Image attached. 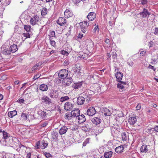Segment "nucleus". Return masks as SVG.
Here are the masks:
<instances>
[{
    "mask_svg": "<svg viewBox=\"0 0 158 158\" xmlns=\"http://www.w3.org/2000/svg\"><path fill=\"white\" fill-rule=\"evenodd\" d=\"M94 92L90 90H87L81 94V95L86 98V102H88L91 100L90 96L94 95Z\"/></svg>",
    "mask_w": 158,
    "mask_h": 158,
    "instance_id": "f257e3e1",
    "label": "nucleus"
},
{
    "mask_svg": "<svg viewBox=\"0 0 158 158\" xmlns=\"http://www.w3.org/2000/svg\"><path fill=\"white\" fill-rule=\"evenodd\" d=\"M80 28L81 31L84 33H86L87 32L88 26L89 25V23L87 22L84 21V23L81 22Z\"/></svg>",
    "mask_w": 158,
    "mask_h": 158,
    "instance_id": "f03ea898",
    "label": "nucleus"
},
{
    "mask_svg": "<svg viewBox=\"0 0 158 158\" xmlns=\"http://www.w3.org/2000/svg\"><path fill=\"white\" fill-rule=\"evenodd\" d=\"M68 71L65 69L61 70L58 73V76L62 79H64L67 77Z\"/></svg>",
    "mask_w": 158,
    "mask_h": 158,
    "instance_id": "7ed1b4c3",
    "label": "nucleus"
},
{
    "mask_svg": "<svg viewBox=\"0 0 158 158\" xmlns=\"http://www.w3.org/2000/svg\"><path fill=\"white\" fill-rule=\"evenodd\" d=\"M119 129L117 127H111V131L112 135L114 136L118 137L120 134Z\"/></svg>",
    "mask_w": 158,
    "mask_h": 158,
    "instance_id": "20e7f679",
    "label": "nucleus"
},
{
    "mask_svg": "<svg viewBox=\"0 0 158 158\" xmlns=\"http://www.w3.org/2000/svg\"><path fill=\"white\" fill-rule=\"evenodd\" d=\"M79 96L77 98V103L79 105H81L83 104L85 102V100L86 101V98L83 96Z\"/></svg>",
    "mask_w": 158,
    "mask_h": 158,
    "instance_id": "39448f33",
    "label": "nucleus"
},
{
    "mask_svg": "<svg viewBox=\"0 0 158 158\" xmlns=\"http://www.w3.org/2000/svg\"><path fill=\"white\" fill-rule=\"evenodd\" d=\"M51 103V100L47 96H44L42 98V103L44 105H49Z\"/></svg>",
    "mask_w": 158,
    "mask_h": 158,
    "instance_id": "423d86ee",
    "label": "nucleus"
},
{
    "mask_svg": "<svg viewBox=\"0 0 158 158\" xmlns=\"http://www.w3.org/2000/svg\"><path fill=\"white\" fill-rule=\"evenodd\" d=\"M96 112V111L94 107H91L87 110V114L89 116H92L94 115Z\"/></svg>",
    "mask_w": 158,
    "mask_h": 158,
    "instance_id": "0eeeda50",
    "label": "nucleus"
},
{
    "mask_svg": "<svg viewBox=\"0 0 158 158\" xmlns=\"http://www.w3.org/2000/svg\"><path fill=\"white\" fill-rule=\"evenodd\" d=\"M64 108L66 110H70L73 107V104L70 102H67L64 105Z\"/></svg>",
    "mask_w": 158,
    "mask_h": 158,
    "instance_id": "6e6552de",
    "label": "nucleus"
},
{
    "mask_svg": "<svg viewBox=\"0 0 158 158\" xmlns=\"http://www.w3.org/2000/svg\"><path fill=\"white\" fill-rule=\"evenodd\" d=\"M72 11L69 9H67L64 12V16L65 18H68L73 16Z\"/></svg>",
    "mask_w": 158,
    "mask_h": 158,
    "instance_id": "1a4fd4ad",
    "label": "nucleus"
},
{
    "mask_svg": "<svg viewBox=\"0 0 158 158\" xmlns=\"http://www.w3.org/2000/svg\"><path fill=\"white\" fill-rule=\"evenodd\" d=\"M76 119L78 120V122L79 123H82L86 120L85 117L83 114L81 115L80 114L76 118Z\"/></svg>",
    "mask_w": 158,
    "mask_h": 158,
    "instance_id": "9d476101",
    "label": "nucleus"
},
{
    "mask_svg": "<svg viewBox=\"0 0 158 158\" xmlns=\"http://www.w3.org/2000/svg\"><path fill=\"white\" fill-rule=\"evenodd\" d=\"M96 15L95 13L90 12L88 14L87 16V18L89 21H92L96 18Z\"/></svg>",
    "mask_w": 158,
    "mask_h": 158,
    "instance_id": "9b49d317",
    "label": "nucleus"
},
{
    "mask_svg": "<svg viewBox=\"0 0 158 158\" xmlns=\"http://www.w3.org/2000/svg\"><path fill=\"white\" fill-rule=\"evenodd\" d=\"M140 15L143 18H145L147 17L148 15L149 16L150 15V13L147 10L144 8L143 11L140 13Z\"/></svg>",
    "mask_w": 158,
    "mask_h": 158,
    "instance_id": "f8f14e48",
    "label": "nucleus"
},
{
    "mask_svg": "<svg viewBox=\"0 0 158 158\" xmlns=\"http://www.w3.org/2000/svg\"><path fill=\"white\" fill-rule=\"evenodd\" d=\"M39 18L38 16L36 15L32 18L30 20V23L32 25H34L36 24L39 21Z\"/></svg>",
    "mask_w": 158,
    "mask_h": 158,
    "instance_id": "ddd939ff",
    "label": "nucleus"
},
{
    "mask_svg": "<svg viewBox=\"0 0 158 158\" xmlns=\"http://www.w3.org/2000/svg\"><path fill=\"white\" fill-rule=\"evenodd\" d=\"M80 111L78 109H75L71 112V115L72 117H76L80 114Z\"/></svg>",
    "mask_w": 158,
    "mask_h": 158,
    "instance_id": "4468645a",
    "label": "nucleus"
},
{
    "mask_svg": "<svg viewBox=\"0 0 158 158\" xmlns=\"http://www.w3.org/2000/svg\"><path fill=\"white\" fill-rule=\"evenodd\" d=\"M57 23L60 26L64 25L66 23V19L63 17H60L57 21Z\"/></svg>",
    "mask_w": 158,
    "mask_h": 158,
    "instance_id": "2eb2a0df",
    "label": "nucleus"
},
{
    "mask_svg": "<svg viewBox=\"0 0 158 158\" xmlns=\"http://www.w3.org/2000/svg\"><path fill=\"white\" fill-rule=\"evenodd\" d=\"M47 139V138H45V139H43L41 141V144L40 145V148L43 149L46 148L48 145V143L47 141L46 140Z\"/></svg>",
    "mask_w": 158,
    "mask_h": 158,
    "instance_id": "dca6fc26",
    "label": "nucleus"
},
{
    "mask_svg": "<svg viewBox=\"0 0 158 158\" xmlns=\"http://www.w3.org/2000/svg\"><path fill=\"white\" fill-rule=\"evenodd\" d=\"M64 85H66L68 86L72 82V79L71 77L68 78H65L64 79Z\"/></svg>",
    "mask_w": 158,
    "mask_h": 158,
    "instance_id": "f3484780",
    "label": "nucleus"
},
{
    "mask_svg": "<svg viewBox=\"0 0 158 158\" xmlns=\"http://www.w3.org/2000/svg\"><path fill=\"white\" fill-rule=\"evenodd\" d=\"M123 150L124 147L123 145L119 146L116 147L115 149V152L118 154H120L123 152Z\"/></svg>",
    "mask_w": 158,
    "mask_h": 158,
    "instance_id": "a211bd4d",
    "label": "nucleus"
},
{
    "mask_svg": "<svg viewBox=\"0 0 158 158\" xmlns=\"http://www.w3.org/2000/svg\"><path fill=\"white\" fill-rule=\"evenodd\" d=\"M10 52L12 53L15 52L18 50L17 47V45L16 44H13L10 46L9 48Z\"/></svg>",
    "mask_w": 158,
    "mask_h": 158,
    "instance_id": "6ab92c4d",
    "label": "nucleus"
},
{
    "mask_svg": "<svg viewBox=\"0 0 158 158\" xmlns=\"http://www.w3.org/2000/svg\"><path fill=\"white\" fill-rule=\"evenodd\" d=\"M102 113L106 116H110L112 114L110 110L106 108L103 109V112Z\"/></svg>",
    "mask_w": 158,
    "mask_h": 158,
    "instance_id": "aec40b11",
    "label": "nucleus"
},
{
    "mask_svg": "<svg viewBox=\"0 0 158 158\" xmlns=\"http://www.w3.org/2000/svg\"><path fill=\"white\" fill-rule=\"evenodd\" d=\"M82 85V83L81 82H79L72 84V87L74 89H78L80 88Z\"/></svg>",
    "mask_w": 158,
    "mask_h": 158,
    "instance_id": "412c9836",
    "label": "nucleus"
},
{
    "mask_svg": "<svg viewBox=\"0 0 158 158\" xmlns=\"http://www.w3.org/2000/svg\"><path fill=\"white\" fill-rule=\"evenodd\" d=\"M92 123L95 125L98 124L101 122V119L98 117H95L92 119Z\"/></svg>",
    "mask_w": 158,
    "mask_h": 158,
    "instance_id": "4be33fe9",
    "label": "nucleus"
},
{
    "mask_svg": "<svg viewBox=\"0 0 158 158\" xmlns=\"http://www.w3.org/2000/svg\"><path fill=\"white\" fill-rule=\"evenodd\" d=\"M137 119L136 117H132L130 118L128 122L131 125H134L137 121Z\"/></svg>",
    "mask_w": 158,
    "mask_h": 158,
    "instance_id": "5701e85b",
    "label": "nucleus"
},
{
    "mask_svg": "<svg viewBox=\"0 0 158 158\" xmlns=\"http://www.w3.org/2000/svg\"><path fill=\"white\" fill-rule=\"evenodd\" d=\"M115 75L118 81L121 80L123 77L122 73L121 72H117L115 74Z\"/></svg>",
    "mask_w": 158,
    "mask_h": 158,
    "instance_id": "b1692460",
    "label": "nucleus"
},
{
    "mask_svg": "<svg viewBox=\"0 0 158 158\" xmlns=\"http://www.w3.org/2000/svg\"><path fill=\"white\" fill-rule=\"evenodd\" d=\"M68 130V128L65 126L62 127L59 131V133L60 135H63Z\"/></svg>",
    "mask_w": 158,
    "mask_h": 158,
    "instance_id": "393cba45",
    "label": "nucleus"
},
{
    "mask_svg": "<svg viewBox=\"0 0 158 158\" xmlns=\"http://www.w3.org/2000/svg\"><path fill=\"white\" fill-rule=\"evenodd\" d=\"M2 134L3 135V138L5 139L6 142L8 139H10V138H11V137L9 135V134L4 131H2Z\"/></svg>",
    "mask_w": 158,
    "mask_h": 158,
    "instance_id": "a878e982",
    "label": "nucleus"
},
{
    "mask_svg": "<svg viewBox=\"0 0 158 158\" xmlns=\"http://www.w3.org/2000/svg\"><path fill=\"white\" fill-rule=\"evenodd\" d=\"M58 133L57 132L53 131L52 133V139L53 140H56L58 138Z\"/></svg>",
    "mask_w": 158,
    "mask_h": 158,
    "instance_id": "bb28decb",
    "label": "nucleus"
},
{
    "mask_svg": "<svg viewBox=\"0 0 158 158\" xmlns=\"http://www.w3.org/2000/svg\"><path fill=\"white\" fill-rule=\"evenodd\" d=\"M58 96L57 91L55 90L52 91L50 94V96L51 98H56Z\"/></svg>",
    "mask_w": 158,
    "mask_h": 158,
    "instance_id": "cd10ccee",
    "label": "nucleus"
},
{
    "mask_svg": "<svg viewBox=\"0 0 158 158\" xmlns=\"http://www.w3.org/2000/svg\"><path fill=\"white\" fill-rule=\"evenodd\" d=\"M113 155V152L111 151L106 152L104 153V156L105 158H110Z\"/></svg>",
    "mask_w": 158,
    "mask_h": 158,
    "instance_id": "c85d7f7f",
    "label": "nucleus"
},
{
    "mask_svg": "<svg viewBox=\"0 0 158 158\" xmlns=\"http://www.w3.org/2000/svg\"><path fill=\"white\" fill-rule=\"evenodd\" d=\"M17 112L16 110H14L8 112V115L9 117L12 118L14 116L16 115L17 114Z\"/></svg>",
    "mask_w": 158,
    "mask_h": 158,
    "instance_id": "c756f323",
    "label": "nucleus"
},
{
    "mask_svg": "<svg viewBox=\"0 0 158 158\" xmlns=\"http://www.w3.org/2000/svg\"><path fill=\"white\" fill-rule=\"evenodd\" d=\"M81 129L85 132L89 131L90 130V128L88 125H85L81 127Z\"/></svg>",
    "mask_w": 158,
    "mask_h": 158,
    "instance_id": "7c9ffc66",
    "label": "nucleus"
},
{
    "mask_svg": "<svg viewBox=\"0 0 158 158\" xmlns=\"http://www.w3.org/2000/svg\"><path fill=\"white\" fill-rule=\"evenodd\" d=\"M148 151L147 146L146 145H142L140 148V151L142 152H146Z\"/></svg>",
    "mask_w": 158,
    "mask_h": 158,
    "instance_id": "2f4dec72",
    "label": "nucleus"
},
{
    "mask_svg": "<svg viewBox=\"0 0 158 158\" xmlns=\"http://www.w3.org/2000/svg\"><path fill=\"white\" fill-rule=\"evenodd\" d=\"M48 89V87L47 85L43 84L40 85V90L44 91H46Z\"/></svg>",
    "mask_w": 158,
    "mask_h": 158,
    "instance_id": "473e14b6",
    "label": "nucleus"
},
{
    "mask_svg": "<svg viewBox=\"0 0 158 158\" xmlns=\"http://www.w3.org/2000/svg\"><path fill=\"white\" fill-rule=\"evenodd\" d=\"M10 50H8L7 49H4L2 52V54L5 55H8L10 54Z\"/></svg>",
    "mask_w": 158,
    "mask_h": 158,
    "instance_id": "72a5a7b5",
    "label": "nucleus"
},
{
    "mask_svg": "<svg viewBox=\"0 0 158 158\" xmlns=\"http://www.w3.org/2000/svg\"><path fill=\"white\" fill-rule=\"evenodd\" d=\"M69 99V97L68 96L62 97L60 98V102H63L68 100Z\"/></svg>",
    "mask_w": 158,
    "mask_h": 158,
    "instance_id": "f704fd0d",
    "label": "nucleus"
},
{
    "mask_svg": "<svg viewBox=\"0 0 158 158\" xmlns=\"http://www.w3.org/2000/svg\"><path fill=\"white\" fill-rule=\"evenodd\" d=\"M121 136L122 140L123 141H126L128 139V136L125 132L122 133Z\"/></svg>",
    "mask_w": 158,
    "mask_h": 158,
    "instance_id": "c9c22d12",
    "label": "nucleus"
},
{
    "mask_svg": "<svg viewBox=\"0 0 158 158\" xmlns=\"http://www.w3.org/2000/svg\"><path fill=\"white\" fill-rule=\"evenodd\" d=\"M50 43L51 45L53 47L56 46V43L55 41L52 40L51 37L50 38Z\"/></svg>",
    "mask_w": 158,
    "mask_h": 158,
    "instance_id": "e433bc0d",
    "label": "nucleus"
},
{
    "mask_svg": "<svg viewBox=\"0 0 158 158\" xmlns=\"http://www.w3.org/2000/svg\"><path fill=\"white\" fill-rule=\"evenodd\" d=\"M72 116L71 115V113L70 114L69 113H66L64 116L65 118L66 119H71L72 118Z\"/></svg>",
    "mask_w": 158,
    "mask_h": 158,
    "instance_id": "4c0bfd02",
    "label": "nucleus"
},
{
    "mask_svg": "<svg viewBox=\"0 0 158 158\" xmlns=\"http://www.w3.org/2000/svg\"><path fill=\"white\" fill-rule=\"evenodd\" d=\"M28 116L26 114L22 113L21 115V117L23 120H26L27 119Z\"/></svg>",
    "mask_w": 158,
    "mask_h": 158,
    "instance_id": "58836bf2",
    "label": "nucleus"
},
{
    "mask_svg": "<svg viewBox=\"0 0 158 158\" xmlns=\"http://www.w3.org/2000/svg\"><path fill=\"white\" fill-rule=\"evenodd\" d=\"M47 10L46 8H44L41 12V15L43 16L47 14Z\"/></svg>",
    "mask_w": 158,
    "mask_h": 158,
    "instance_id": "ea45409f",
    "label": "nucleus"
},
{
    "mask_svg": "<svg viewBox=\"0 0 158 158\" xmlns=\"http://www.w3.org/2000/svg\"><path fill=\"white\" fill-rule=\"evenodd\" d=\"M81 69L77 68V67L76 68H74L73 69V71L76 74H79L80 73Z\"/></svg>",
    "mask_w": 158,
    "mask_h": 158,
    "instance_id": "a19ab883",
    "label": "nucleus"
},
{
    "mask_svg": "<svg viewBox=\"0 0 158 158\" xmlns=\"http://www.w3.org/2000/svg\"><path fill=\"white\" fill-rule=\"evenodd\" d=\"M31 26L29 25H26L24 26V29L27 32L30 31Z\"/></svg>",
    "mask_w": 158,
    "mask_h": 158,
    "instance_id": "79ce46f5",
    "label": "nucleus"
},
{
    "mask_svg": "<svg viewBox=\"0 0 158 158\" xmlns=\"http://www.w3.org/2000/svg\"><path fill=\"white\" fill-rule=\"evenodd\" d=\"M117 87L122 91H123L124 89V86L123 84H121V83H118L117 85Z\"/></svg>",
    "mask_w": 158,
    "mask_h": 158,
    "instance_id": "37998d69",
    "label": "nucleus"
},
{
    "mask_svg": "<svg viewBox=\"0 0 158 158\" xmlns=\"http://www.w3.org/2000/svg\"><path fill=\"white\" fill-rule=\"evenodd\" d=\"M90 139L89 138L86 139L83 143V146H85L87 144L89 143Z\"/></svg>",
    "mask_w": 158,
    "mask_h": 158,
    "instance_id": "c03bdc74",
    "label": "nucleus"
},
{
    "mask_svg": "<svg viewBox=\"0 0 158 158\" xmlns=\"http://www.w3.org/2000/svg\"><path fill=\"white\" fill-rule=\"evenodd\" d=\"M44 155L47 158H52V155L49 153L46 152H43Z\"/></svg>",
    "mask_w": 158,
    "mask_h": 158,
    "instance_id": "a18cd8bd",
    "label": "nucleus"
},
{
    "mask_svg": "<svg viewBox=\"0 0 158 158\" xmlns=\"http://www.w3.org/2000/svg\"><path fill=\"white\" fill-rule=\"evenodd\" d=\"M33 87L35 90H36V92H37L39 91V84H38L37 83H35V84L33 85Z\"/></svg>",
    "mask_w": 158,
    "mask_h": 158,
    "instance_id": "49530a36",
    "label": "nucleus"
},
{
    "mask_svg": "<svg viewBox=\"0 0 158 158\" xmlns=\"http://www.w3.org/2000/svg\"><path fill=\"white\" fill-rule=\"evenodd\" d=\"M11 2V0H5L3 3L4 6H6L9 5Z\"/></svg>",
    "mask_w": 158,
    "mask_h": 158,
    "instance_id": "de8ad7c7",
    "label": "nucleus"
},
{
    "mask_svg": "<svg viewBox=\"0 0 158 158\" xmlns=\"http://www.w3.org/2000/svg\"><path fill=\"white\" fill-rule=\"evenodd\" d=\"M23 35L24 37H26L25 39L27 38H29L30 37V34L28 32L23 33Z\"/></svg>",
    "mask_w": 158,
    "mask_h": 158,
    "instance_id": "09e8293b",
    "label": "nucleus"
},
{
    "mask_svg": "<svg viewBox=\"0 0 158 158\" xmlns=\"http://www.w3.org/2000/svg\"><path fill=\"white\" fill-rule=\"evenodd\" d=\"M115 51H114V52H113L111 53V55H112V57L114 59H115L116 58L117 56V54L116 53Z\"/></svg>",
    "mask_w": 158,
    "mask_h": 158,
    "instance_id": "8fccbe9b",
    "label": "nucleus"
},
{
    "mask_svg": "<svg viewBox=\"0 0 158 158\" xmlns=\"http://www.w3.org/2000/svg\"><path fill=\"white\" fill-rule=\"evenodd\" d=\"M46 115V113L44 111H42L41 113V117L42 118H44Z\"/></svg>",
    "mask_w": 158,
    "mask_h": 158,
    "instance_id": "3c124183",
    "label": "nucleus"
},
{
    "mask_svg": "<svg viewBox=\"0 0 158 158\" xmlns=\"http://www.w3.org/2000/svg\"><path fill=\"white\" fill-rule=\"evenodd\" d=\"M34 147L36 149H39L40 148V141L36 143Z\"/></svg>",
    "mask_w": 158,
    "mask_h": 158,
    "instance_id": "603ef678",
    "label": "nucleus"
},
{
    "mask_svg": "<svg viewBox=\"0 0 158 158\" xmlns=\"http://www.w3.org/2000/svg\"><path fill=\"white\" fill-rule=\"evenodd\" d=\"M61 54H62L63 55H66L67 56L69 54V53L68 52H67L66 51L63 50H62L61 51Z\"/></svg>",
    "mask_w": 158,
    "mask_h": 158,
    "instance_id": "864d4df0",
    "label": "nucleus"
},
{
    "mask_svg": "<svg viewBox=\"0 0 158 158\" xmlns=\"http://www.w3.org/2000/svg\"><path fill=\"white\" fill-rule=\"evenodd\" d=\"M50 36L51 37H55V32L53 31H52L50 33Z\"/></svg>",
    "mask_w": 158,
    "mask_h": 158,
    "instance_id": "5fc2aeb1",
    "label": "nucleus"
},
{
    "mask_svg": "<svg viewBox=\"0 0 158 158\" xmlns=\"http://www.w3.org/2000/svg\"><path fill=\"white\" fill-rule=\"evenodd\" d=\"M127 64L130 66H132L134 64V63L130 60H128Z\"/></svg>",
    "mask_w": 158,
    "mask_h": 158,
    "instance_id": "6e6d98bb",
    "label": "nucleus"
},
{
    "mask_svg": "<svg viewBox=\"0 0 158 158\" xmlns=\"http://www.w3.org/2000/svg\"><path fill=\"white\" fill-rule=\"evenodd\" d=\"M141 107V105L140 104H138L136 107V110H138L140 109Z\"/></svg>",
    "mask_w": 158,
    "mask_h": 158,
    "instance_id": "4d7b16f0",
    "label": "nucleus"
},
{
    "mask_svg": "<svg viewBox=\"0 0 158 158\" xmlns=\"http://www.w3.org/2000/svg\"><path fill=\"white\" fill-rule=\"evenodd\" d=\"M141 4L143 5H144L146 4L147 3V0H141Z\"/></svg>",
    "mask_w": 158,
    "mask_h": 158,
    "instance_id": "13d9d810",
    "label": "nucleus"
},
{
    "mask_svg": "<svg viewBox=\"0 0 158 158\" xmlns=\"http://www.w3.org/2000/svg\"><path fill=\"white\" fill-rule=\"evenodd\" d=\"M39 67V64H36V65L34 66L32 68V71L36 70Z\"/></svg>",
    "mask_w": 158,
    "mask_h": 158,
    "instance_id": "bf43d9fd",
    "label": "nucleus"
},
{
    "mask_svg": "<svg viewBox=\"0 0 158 158\" xmlns=\"http://www.w3.org/2000/svg\"><path fill=\"white\" fill-rule=\"evenodd\" d=\"M82 0H73V2L75 4H77L80 2Z\"/></svg>",
    "mask_w": 158,
    "mask_h": 158,
    "instance_id": "052dcab7",
    "label": "nucleus"
},
{
    "mask_svg": "<svg viewBox=\"0 0 158 158\" xmlns=\"http://www.w3.org/2000/svg\"><path fill=\"white\" fill-rule=\"evenodd\" d=\"M153 43L152 41H151L149 42L148 45L149 47V48H151L152 47L153 45Z\"/></svg>",
    "mask_w": 158,
    "mask_h": 158,
    "instance_id": "680f3d73",
    "label": "nucleus"
},
{
    "mask_svg": "<svg viewBox=\"0 0 158 158\" xmlns=\"http://www.w3.org/2000/svg\"><path fill=\"white\" fill-rule=\"evenodd\" d=\"M40 77V76H39V74H37L34 76V77L33 78L34 79V80H36L37 78Z\"/></svg>",
    "mask_w": 158,
    "mask_h": 158,
    "instance_id": "e2e57ef3",
    "label": "nucleus"
},
{
    "mask_svg": "<svg viewBox=\"0 0 158 158\" xmlns=\"http://www.w3.org/2000/svg\"><path fill=\"white\" fill-rule=\"evenodd\" d=\"M83 36V35L82 34H79L77 36L78 39H81Z\"/></svg>",
    "mask_w": 158,
    "mask_h": 158,
    "instance_id": "0e129e2a",
    "label": "nucleus"
},
{
    "mask_svg": "<svg viewBox=\"0 0 158 158\" xmlns=\"http://www.w3.org/2000/svg\"><path fill=\"white\" fill-rule=\"evenodd\" d=\"M154 34L155 35H158V28H156Z\"/></svg>",
    "mask_w": 158,
    "mask_h": 158,
    "instance_id": "69168bd1",
    "label": "nucleus"
},
{
    "mask_svg": "<svg viewBox=\"0 0 158 158\" xmlns=\"http://www.w3.org/2000/svg\"><path fill=\"white\" fill-rule=\"evenodd\" d=\"M148 68L150 69L153 70L154 71L156 70V69L154 68V66H152L151 65H149L148 66Z\"/></svg>",
    "mask_w": 158,
    "mask_h": 158,
    "instance_id": "338daca9",
    "label": "nucleus"
},
{
    "mask_svg": "<svg viewBox=\"0 0 158 158\" xmlns=\"http://www.w3.org/2000/svg\"><path fill=\"white\" fill-rule=\"evenodd\" d=\"M154 129L155 131L158 132V126H155L154 127Z\"/></svg>",
    "mask_w": 158,
    "mask_h": 158,
    "instance_id": "774afa93",
    "label": "nucleus"
}]
</instances>
